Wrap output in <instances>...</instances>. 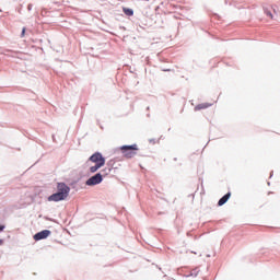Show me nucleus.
<instances>
[{"mask_svg":"<svg viewBox=\"0 0 280 280\" xmlns=\"http://www.w3.org/2000/svg\"><path fill=\"white\" fill-rule=\"evenodd\" d=\"M2 244H4V241L0 240V246H1Z\"/></svg>","mask_w":280,"mask_h":280,"instance_id":"14","label":"nucleus"},{"mask_svg":"<svg viewBox=\"0 0 280 280\" xmlns=\"http://www.w3.org/2000/svg\"><path fill=\"white\" fill-rule=\"evenodd\" d=\"M51 235V231L49 230H42L39 233L34 235V241H43Z\"/></svg>","mask_w":280,"mask_h":280,"instance_id":"5","label":"nucleus"},{"mask_svg":"<svg viewBox=\"0 0 280 280\" xmlns=\"http://www.w3.org/2000/svg\"><path fill=\"white\" fill-rule=\"evenodd\" d=\"M121 154L126 158V159H132L133 156L137 155V152L139 151L138 144H131V145H124L119 148Z\"/></svg>","mask_w":280,"mask_h":280,"instance_id":"1","label":"nucleus"},{"mask_svg":"<svg viewBox=\"0 0 280 280\" xmlns=\"http://www.w3.org/2000/svg\"><path fill=\"white\" fill-rule=\"evenodd\" d=\"M124 13L127 16H132L133 15V10L132 9L124 8Z\"/></svg>","mask_w":280,"mask_h":280,"instance_id":"11","label":"nucleus"},{"mask_svg":"<svg viewBox=\"0 0 280 280\" xmlns=\"http://www.w3.org/2000/svg\"><path fill=\"white\" fill-rule=\"evenodd\" d=\"M101 167H104V164H95L93 166H91V168H89V172H91L92 174H94L95 172H98V170Z\"/></svg>","mask_w":280,"mask_h":280,"instance_id":"10","label":"nucleus"},{"mask_svg":"<svg viewBox=\"0 0 280 280\" xmlns=\"http://www.w3.org/2000/svg\"><path fill=\"white\" fill-rule=\"evenodd\" d=\"M231 198V192H228V195H224L223 198H220L218 206L222 207L228 202V200Z\"/></svg>","mask_w":280,"mask_h":280,"instance_id":"8","label":"nucleus"},{"mask_svg":"<svg viewBox=\"0 0 280 280\" xmlns=\"http://www.w3.org/2000/svg\"><path fill=\"white\" fill-rule=\"evenodd\" d=\"M210 107V104L209 103H200L199 105H197L195 107V110L198 112V110H205V109H208Z\"/></svg>","mask_w":280,"mask_h":280,"instance_id":"9","label":"nucleus"},{"mask_svg":"<svg viewBox=\"0 0 280 280\" xmlns=\"http://www.w3.org/2000/svg\"><path fill=\"white\" fill-rule=\"evenodd\" d=\"M26 30H27L26 27H23V28H22L21 37H25V32H26Z\"/></svg>","mask_w":280,"mask_h":280,"instance_id":"12","label":"nucleus"},{"mask_svg":"<svg viewBox=\"0 0 280 280\" xmlns=\"http://www.w3.org/2000/svg\"><path fill=\"white\" fill-rule=\"evenodd\" d=\"M4 229H5L4 225H0V233H1L2 231H4Z\"/></svg>","mask_w":280,"mask_h":280,"instance_id":"13","label":"nucleus"},{"mask_svg":"<svg viewBox=\"0 0 280 280\" xmlns=\"http://www.w3.org/2000/svg\"><path fill=\"white\" fill-rule=\"evenodd\" d=\"M262 10L265 11V14L267 15L268 19H270V20L275 19L273 13L275 14L277 13L275 5H265V7H262Z\"/></svg>","mask_w":280,"mask_h":280,"instance_id":"4","label":"nucleus"},{"mask_svg":"<svg viewBox=\"0 0 280 280\" xmlns=\"http://www.w3.org/2000/svg\"><path fill=\"white\" fill-rule=\"evenodd\" d=\"M58 192L62 194L63 196H69L70 188L67 186V184L59 183L57 186Z\"/></svg>","mask_w":280,"mask_h":280,"instance_id":"6","label":"nucleus"},{"mask_svg":"<svg viewBox=\"0 0 280 280\" xmlns=\"http://www.w3.org/2000/svg\"><path fill=\"white\" fill-rule=\"evenodd\" d=\"M103 178L101 173H97L95 176L89 178L86 180V186H96L100 185L102 183Z\"/></svg>","mask_w":280,"mask_h":280,"instance_id":"3","label":"nucleus"},{"mask_svg":"<svg viewBox=\"0 0 280 280\" xmlns=\"http://www.w3.org/2000/svg\"><path fill=\"white\" fill-rule=\"evenodd\" d=\"M89 161L98 165H105V158L102 156L100 152L92 154L91 158H89Z\"/></svg>","mask_w":280,"mask_h":280,"instance_id":"2","label":"nucleus"},{"mask_svg":"<svg viewBox=\"0 0 280 280\" xmlns=\"http://www.w3.org/2000/svg\"><path fill=\"white\" fill-rule=\"evenodd\" d=\"M67 195H62V194H54V195H50L48 200L49 201H54V202H58V201H61V200H66L67 199Z\"/></svg>","mask_w":280,"mask_h":280,"instance_id":"7","label":"nucleus"}]
</instances>
